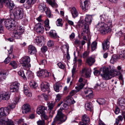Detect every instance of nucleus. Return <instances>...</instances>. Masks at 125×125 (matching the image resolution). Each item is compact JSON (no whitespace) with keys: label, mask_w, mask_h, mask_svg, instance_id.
<instances>
[{"label":"nucleus","mask_w":125,"mask_h":125,"mask_svg":"<svg viewBox=\"0 0 125 125\" xmlns=\"http://www.w3.org/2000/svg\"><path fill=\"white\" fill-rule=\"evenodd\" d=\"M100 17L101 21L96 25V27L99 29L103 35L105 34V32H110L112 27L111 21L107 17H105L104 15H101Z\"/></svg>","instance_id":"obj_1"},{"label":"nucleus","mask_w":125,"mask_h":125,"mask_svg":"<svg viewBox=\"0 0 125 125\" xmlns=\"http://www.w3.org/2000/svg\"><path fill=\"white\" fill-rule=\"evenodd\" d=\"M10 16L12 19H21L23 16V10L22 8H14L13 10H11L10 11Z\"/></svg>","instance_id":"obj_3"},{"label":"nucleus","mask_w":125,"mask_h":125,"mask_svg":"<svg viewBox=\"0 0 125 125\" xmlns=\"http://www.w3.org/2000/svg\"><path fill=\"white\" fill-rule=\"evenodd\" d=\"M47 105L49 109L50 110H51L53 108L55 104L54 103L51 102V103L50 102H49L48 103Z\"/></svg>","instance_id":"obj_43"},{"label":"nucleus","mask_w":125,"mask_h":125,"mask_svg":"<svg viewBox=\"0 0 125 125\" xmlns=\"http://www.w3.org/2000/svg\"><path fill=\"white\" fill-rule=\"evenodd\" d=\"M54 89L56 92H58L59 90L61 89L62 88V86L61 84L59 83H57L54 85Z\"/></svg>","instance_id":"obj_23"},{"label":"nucleus","mask_w":125,"mask_h":125,"mask_svg":"<svg viewBox=\"0 0 125 125\" xmlns=\"http://www.w3.org/2000/svg\"><path fill=\"white\" fill-rule=\"evenodd\" d=\"M49 83L46 84L42 83L41 84V90L43 92H45L49 89Z\"/></svg>","instance_id":"obj_16"},{"label":"nucleus","mask_w":125,"mask_h":125,"mask_svg":"<svg viewBox=\"0 0 125 125\" xmlns=\"http://www.w3.org/2000/svg\"><path fill=\"white\" fill-rule=\"evenodd\" d=\"M9 113L5 111V107L2 108L0 109V117H2L8 115Z\"/></svg>","instance_id":"obj_20"},{"label":"nucleus","mask_w":125,"mask_h":125,"mask_svg":"<svg viewBox=\"0 0 125 125\" xmlns=\"http://www.w3.org/2000/svg\"><path fill=\"white\" fill-rule=\"evenodd\" d=\"M43 72L45 73H43V74H44V75H43V77H48L50 75V73L48 72L46 70H43Z\"/></svg>","instance_id":"obj_47"},{"label":"nucleus","mask_w":125,"mask_h":125,"mask_svg":"<svg viewBox=\"0 0 125 125\" xmlns=\"http://www.w3.org/2000/svg\"><path fill=\"white\" fill-rule=\"evenodd\" d=\"M30 85L31 87L34 89L36 88L38 86V85L36 82L33 80L31 81Z\"/></svg>","instance_id":"obj_29"},{"label":"nucleus","mask_w":125,"mask_h":125,"mask_svg":"<svg viewBox=\"0 0 125 125\" xmlns=\"http://www.w3.org/2000/svg\"><path fill=\"white\" fill-rule=\"evenodd\" d=\"M10 57L9 56L8 57L5 59L4 61L5 63L7 64L9 62L10 60Z\"/></svg>","instance_id":"obj_57"},{"label":"nucleus","mask_w":125,"mask_h":125,"mask_svg":"<svg viewBox=\"0 0 125 125\" xmlns=\"http://www.w3.org/2000/svg\"><path fill=\"white\" fill-rule=\"evenodd\" d=\"M36 0H27L26 3L29 6H30L31 4H33Z\"/></svg>","instance_id":"obj_46"},{"label":"nucleus","mask_w":125,"mask_h":125,"mask_svg":"<svg viewBox=\"0 0 125 125\" xmlns=\"http://www.w3.org/2000/svg\"><path fill=\"white\" fill-rule=\"evenodd\" d=\"M80 28L82 27V28L83 30L82 32L81 33V35L82 36H83L85 35L86 34H87V35H89L90 34L89 29V28H88V29H85L83 26H79Z\"/></svg>","instance_id":"obj_22"},{"label":"nucleus","mask_w":125,"mask_h":125,"mask_svg":"<svg viewBox=\"0 0 125 125\" xmlns=\"http://www.w3.org/2000/svg\"><path fill=\"white\" fill-rule=\"evenodd\" d=\"M91 93H93V92L91 89L86 88L85 89L84 93L85 94H91Z\"/></svg>","instance_id":"obj_42"},{"label":"nucleus","mask_w":125,"mask_h":125,"mask_svg":"<svg viewBox=\"0 0 125 125\" xmlns=\"http://www.w3.org/2000/svg\"><path fill=\"white\" fill-rule=\"evenodd\" d=\"M46 63V60L45 59H43L41 61L40 63L39 64L40 65H44Z\"/></svg>","instance_id":"obj_64"},{"label":"nucleus","mask_w":125,"mask_h":125,"mask_svg":"<svg viewBox=\"0 0 125 125\" xmlns=\"http://www.w3.org/2000/svg\"><path fill=\"white\" fill-rule=\"evenodd\" d=\"M70 11L73 18H75L78 16V13L75 7L72 8L70 10Z\"/></svg>","instance_id":"obj_18"},{"label":"nucleus","mask_w":125,"mask_h":125,"mask_svg":"<svg viewBox=\"0 0 125 125\" xmlns=\"http://www.w3.org/2000/svg\"><path fill=\"white\" fill-rule=\"evenodd\" d=\"M54 43L52 41L49 40L47 43L48 46L49 47H52L53 46Z\"/></svg>","instance_id":"obj_50"},{"label":"nucleus","mask_w":125,"mask_h":125,"mask_svg":"<svg viewBox=\"0 0 125 125\" xmlns=\"http://www.w3.org/2000/svg\"><path fill=\"white\" fill-rule=\"evenodd\" d=\"M84 85V84L81 83L79 84L77 86L75 87V88L76 90L78 92L80 90L83 88Z\"/></svg>","instance_id":"obj_36"},{"label":"nucleus","mask_w":125,"mask_h":125,"mask_svg":"<svg viewBox=\"0 0 125 125\" xmlns=\"http://www.w3.org/2000/svg\"><path fill=\"white\" fill-rule=\"evenodd\" d=\"M68 102L70 104H74L75 102L74 101V100L73 98H71L67 102Z\"/></svg>","instance_id":"obj_60"},{"label":"nucleus","mask_w":125,"mask_h":125,"mask_svg":"<svg viewBox=\"0 0 125 125\" xmlns=\"http://www.w3.org/2000/svg\"><path fill=\"white\" fill-rule=\"evenodd\" d=\"M28 51L29 53L31 55L35 54L37 52L35 47L32 45H30L29 46Z\"/></svg>","instance_id":"obj_15"},{"label":"nucleus","mask_w":125,"mask_h":125,"mask_svg":"<svg viewBox=\"0 0 125 125\" xmlns=\"http://www.w3.org/2000/svg\"><path fill=\"white\" fill-rule=\"evenodd\" d=\"M41 50L43 52H45L47 50V47L46 46H44L41 48Z\"/></svg>","instance_id":"obj_63"},{"label":"nucleus","mask_w":125,"mask_h":125,"mask_svg":"<svg viewBox=\"0 0 125 125\" xmlns=\"http://www.w3.org/2000/svg\"><path fill=\"white\" fill-rule=\"evenodd\" d=\"M86 109L87 110L92 111L93 109V107H92L91 103H89L87 102L85 104Z\"/></svg>","instance_id":"obj_26"},{"label":"nucleus","mask_w":125,"mask_h":125,"mask_svg":"<svg viewBox=\"0 0 125 125\" xmlns=\"http://www.w3.org/2000/svg\"><path fill=\"white\" fill-rule=\"evenodd\" d=\"M37 123L38 125H44L45 124V121L44 120H39Z\"/></svg>","instance_id":"obj_51"},{"label":"nucleus","mask_w":125,"mask_h":125,"mask_svg":"<svg viewBox=\"0 0 125 125\" xmlns=\"http://www.w3.org/2000/svg\"><path fill=\"white\" fill-rule=\"evenodd\" d=\"M96 101L100 105H103L105 103V100L102 99H98L96 100Z\"/></svg>","instance_id":"obj_35"},{"label":"nucleus","mask_w":125,"mask_h":125,"mask_svg":"<svg viewBox=\"0 0 125 125\" xmlns=\"http://www.w3.org/2000/svg\"><path fill=\"white\" fill-rule=\"evenodd\" d=\"M118 59L119 58L117 56H113L111 59L110 62L112 63H113L114 62H116Z\"/></svg>","instance_id":"obj_39"},{"label":"nucleus","mask_w":125,"mask_h":125,"mask_svg":"<svg viewBox=\"0 0 125 125\" xmlns=\"http://www.w3.org/2000/svg\"><path fill=\"white\" fill-rule=\"evenodd\" d=\"M68 107V105L64 103L62 105L61 107L58 110L57 115L51 125H55L56 123L61 124L66 121L67 117L62 113V111L63 110L66 109Z\"/></svg>","instance_id":"obj_2"},{"label":"nucleus","mask_w":125,"mask_h":125,"mask_svg":"<svg viewBox=\"0 0 125 125\" xmlns=\"http://www.w3.org/2000/svg\"><path fill=\"white\" fill-rule=\"evenodd\" d=\"M95 61V59L94 57H90L87 59L86 62L88 65L91 66L94 63Z\"/></svg>","instance_id":"obj_19"},{"label":"nucleus","mask_w":125,"mask_h":125,"mask_svg":"<svg viewBox=\"0 0 125 125\" xmlns=\"http://www.w3.org/2000/svg\"><path fill=\"white\" fill-rule=\"evenodd\" d=\"M122 32L121 31H119L116 33V35L118 37H120L122 36Z\"/></svg>","instance_id":"obj_59"},{"label":"nucleus","mask_w":125,"mask_h":125,"mask_svg":"<svg viewBox=\"0 0 125 125\" xmlns=\"http://www.w3.org/2000/svg\"><path fill=\"white\" fill-rule=\"evenodd\" d=\"M125 56V50H124L120 52L118 57L119 59H120L122 60L124 59Z\"/></svg>","instance_id":"obj_32"},{"label":"nucleus","mask_w":125,"mask_h":125,"mask_svg":"<svg viewBox=\"0 0 125 125\" xmlns=\"http://www.w3.org/2000/svg\"><path fill=\"white\" fill-rule=\"evenodd\" d=\"M89 51H85L83 54V57L84 58H86L89 56Z\"/></svg>","instance_id":"obj_52"},{"label":"nucleus","mask_w":125,"mask_h":125,"mask_svg":"<svg viewBox=\"0 0 125 125\" xmlns=\"http://www.w3.org/2000/svg\"><path fill=\"white\" fill-rule=\"evenodd\" d=\"M81 6L83 10H85L88 9V0H81Z\"/></svg>","instance_id":"obj_9"},{"label":"nucleus","mask_w":125,"mask_h":125,"mask_svg":"<svg viewBox=\"0 0 125 125\" xmlns=\"http://www.w3.org/2000/svg\"><path fill=\"white\" fill-rule=\"evenodd\" d=\"M56 24L58 26H62V20L61 19H58L56 22Z\"/></svg>","instance_id":"obj_44"},{"label":"nucleus","mask_w":125,"mask_h":125,"mask_svg":"<svg viewBox=\"0 0 125 125\" xmlns=\"http://www.w3.org/2000/svg\"><path fill=\"white\" fill-rule=\"evenodd\" d=\"M82 120L83 121L85 122L86 123H89L90 121L89 118L86 115H84L83 116Z\"/></svg>","instance_id":"obj_30"},{"label":"nucleus","mask_w":125,"mask_h":125,"mask_svg":"<svg viewBox=\"0 0 125 125\" xmlns=\"http://www.w3.org/2000/svg\"><path fill=\"white\" fill-rule=\"evenodd\" d=\"M38 8L39 10L42 12H43L45 10L46 8V5L43 3H40L39 5Z\"/></svg>","instance_id":"obj_28"},{"label":"nucleus","mask_w":125,"mask_h":125,"mask_svg":"<svg viewBox=\"0 0 125 125\" xmlns=\"http://www.w3.org/2000/svg\"><path fill=\"white\" fill-rule=\"evenodd\" d=\"M15 107L14 105L10 104L7 107H5V111L9 113L11 109H13Z\"/></svg>","instance_id":"obj_34"},{"label":"nucleus","mask_w":125,"mask_h":125,"mask_svg":"<svg viewBox=\"0 0 125 125\" xmlns=\"http://www.w3.org/2000/svg\"><path fill=\"white\" fill-rule=\"evenodd\" d=\"M110 42L109 40L107 39L104 41L102 43V46L103 50L105 51L108 50L109 47Z\"/></svg>","instance_id":"obj_12"},{"label":"nucleus","mask_w":125,"mask_h":125,"mask_svg":"<svg viewBox=\"0 0 125 125\" xmlns=\"http://www.w3.org/2000/svg\"><path fill=\"white\" fill-rule=\"evenodd\" d=\"M46 108L44 106H41L37 108L36 112L39 115H42L45 113Z\"/></svg>","instance_id":"obj_17"},{"label":"nucleus","mask_w":125,"mask_h":125,"mask_svg":"<svg viewBox=\"0 0 125 125\" xmlns=\"http://www.w3.org/2000/svg\"><path fill=\"white\" fill-rule=\"evenodd\" d=\"M6 122L7 125H14L13 122L10 120H8Z\"/></svg>","instance_id":"obj_62"},{"label":"nucleus","mask_w":125,"mask_h":125,"mask_svg":"<svg viewBox=\"0 0 125 125\" xmlns=\"http://www.w3.org/2000/svg\"><path fill=\"white\" fill-rule=\"evenodd\" d=\"M119 78L121 84L123 85L124 84V81L122 75H120L119 76Z\"/></svg>","instance_id":"obj_61"},{"label":"nucleus","mask_w":125,"mask_h":125,"mask_svg":"<svg viewBox=\"0 0 125 125\" xmlns=\"http://www.w3.org/2000/svg\"><path fill=\"white\" fill-rule=\"evenodd\" d=\"M30 60V58L28 56H25L23 57L21 59L22 62L21 63V64L22 66L25 68L27 67L29 68L30 67L31 65L30 63H29Z\"/></svg>","instance_id":"obj_7"},{"label":"nucleus","mask_w":125,"mask_h":125,"mask_svg":"<svg viewBox=\"0 0 125 125\" xmlns=\"http://www.w3.org/2000/svg\"><path fill=\"white\" fill-rule=\"evenodd\" d=\"M2 99L3 100H8L10 97V95L8 92H6L3 94L1 95Z\"/></svg>","instance_id":"obj_27"},{"label":"nucleus","mask_w":125,"mask_h":125,"mask_svg":"<svg viewBox=\"0 0 125 125\" xmlns=\"http://www.w3.org/2000/svg\"><path fill=\"white\" fill-rule=\"evenodd\" d=\"M62 96V94H58L56 96V97L55 99L56 102H58L61 99V97Z\"/></svg>","instance_id":"obj_48"},{"label":"nucleus","mask_w":125,"mask_h":125,"mask_svg":"<svg viewBox=\"0 0 125 125\" xmlns=\"http://www.w3.org/2000/svg\"><path fill=\"white\" fill-rule=\"evenodd\" d=\"M78 92L76 90H73L70 93V95L72 97V96L75 94L76 93Z\"/></svg>","instance_id":"obj_55"},{"label":"nucleus","mask_w":125,"mask_h":125,"mask_svg":"<svg viewBox=\"0 0 125 125\" xmlns=\"http://www.w3.org/2000/svg\"><path fill=\"white\" fill-rule=\"evenodd\" d=\"M19 88H17L11 85L10 88V91L11 92H17Z\"/></svg>","instance_id":"obj_45"},{"label":"nucleus","mask_w":125,"mask_h":125,"mask_svg":"<svg viewBox=\"0 0 125 125\" xmlns=\"http://www.w3.org/2000/svg\"><path fill=\"white\" fill-rule=\"evenodd\" d=\"M110 72H109L108 69H105V70H104V73L103 74H101L103 79L108 80L110 79L112 77H114L115 75L114 73L116 72V70L115 69V68L113 66L110 67Z\"/></svg>","instance_id":"obj_4"},{"label":"nucleus","mask_w":125,"mask_h":125,"mask_svg":"<svg viewBox=\"0 0 125 125\" xmlns=\"http://www.w3.org/2000/svg\"><path fill=\"white\" fill-rule=\"evenodd\" d=\"M123 118L122 116L121 115L119 116L116 119L115 123L117 124H118L119 121H122L123 120Z\"/></svg>","instance_id":"obj_38"},{"label":"nucleus","mask_w":125,"mask_h":125,"mask_svg":"<svg viewBox=\"0 0 125 125\" xmlns=\"http://www.w3.org/2000/svg\"><path fill=\"white\" fill-rule=\"evenodd\" d=\"M22 112H24L25 113L29 112L30 110V106L28 104L24 105L22 108Z\"/></svg>","instance_id":"obj_21"},{"label":"nucleus","mask_w":125,"mask_h":125,"mask_svg":"<svg viewBox=\"0 0 125 125\" xmlns=\"http://www.w3.org/2000/svg\"><path fill=\"white\" fill-rule=\"evenodd\" d=\"M33 75V74L31 71H27L26 75L28 78L31 79Z\"/></svg>","instance_id":"obj_37"},{"label":"nucleus","mask_w":125,"mask_h":125,"mask_svg":"<svg viewBox=\"0 0 125 125\" xmlns=\"http://www.w3.org/2000/svg\"><path fill=\"white\" fill-rule=\"evenodd\" d=\"M24 28L22 25L17 26L13 31V34L15 38L17 39L20 38L21 35L24 31Z\"/></svg>","instance_id":"obj_5"},{"label":"nucleus","mask_w":125,"mask_h":125,"mask_svg":"<svg viewBox=\"0 0 125 125\" xmlns=\"http://www.w3.org/2000/svg\"><path fill=\"white\" fill-rule=\"evenodd\" d=\"M12 86H13L17 88H19V86L20 84L17 82H14L11 84Z\"/></svg>","instance_id":"obj_53"},{"label":"nucleus","mask_w":125,"mask_h":125,"mask_svg":"<svg viewBox=\"0 0 125 125\" xmlns=\"http://www.w3.org/2000/svg\"><path fill=\"white\" fill-rule=\"evenodd\" d=\"M57 65L59 67L60 69H63L65 68L64 65L61 62L58 63Z\"/></svg>","instance_id":"obj_49"},{"label":"nucleus","mask_w":125,"mask_h":125,"mask_svg":"<svg viewBox=\"0 0 125 125\" xmlns=\"http://www.w3.org/2000/svg\"><path fill=\"white\" fill-rule=\"evenodd\" d=\"M4 23L6 28L10 30H12L14 29V28L15 26L14 23L11 20L7 19L6 20Z\"/></svg>","instance_id":"obj_8"},{"label":"nucleus","mask_w":125,"mask_h":125,"mask_svg":"<svg viewBox=\"0 0 125 125\" xmlns=\"http://www.w3.org/2000/svg\"><path fill=\"white\" fill-rule=\"evenodd\" d=\"M44 38L42 36H39L36 37L34 40V42L37 45L39 44L44 40Z\"/></svg>","instance_id":"obj_14"},{"label":"nucleus","mask_w":125,"mask_h":125,"mask_svg":"<svg viewBox=\"0 0 125 125\" xmlns=\"http://www.w3.org/2000/svg\"><path fill=\"white\" fill-rule=\"evenodd\" d=\"M97 45V43L95 42H93L91 45V49L93 51L94 50L96 49Z\"/></svg>","instance_id":"obj_40"},{"label":"nucleus","mask_w":125,"mask_h":125,"mask_svg":"<svg viewBox=\"0 0 125 125\" xmlns=\"http://www.w3.org/2000/svg\"><path fill=\"white\" fill-rule=\"evenodd\" d=\"M87 99H91L94 97V95L93 93H91V94H89L88 95L86 96Z\"/></svg>","instance_id":"obj_54"},{"label":"nucleus","mask_w":125,"mask_h":125,"mask_svg":"<svg viewBox=\"0 0 125 125\" xmlns=\"http://www.w3.org/2000/svg\"><path fill=\"white\" fill-rule=\"evenodd\" d=\"M9 64L11 65L14 69H16L18 66V63L15 61H11L9 63Z\"/></svg>","instance_id":"obj_33"},{"label":"nucleus","mask_w":125,"mask_h":125,"mask_svg":"<svg viewBox=\"0 0 125 125\" xmlns=\"http://www.w3.org/2000/svg\"><path fill=\"white\" fill-rule=\"evenodd\" d=\"M92 19V16L89 15H87L85 18V22L83 20H80L78 23V26H83L84 28L88 29L89 28V26L91 24Z\"/></svg>","instance_id":"obj_6"},{"label":"nucleus","mask_w":125,"mask_h":125,"mask_svg":"<svg viewBox=\"0 0 125 125\" xmlns=\"http://www.w3.org/2000/svg\"><path fill=\"white\" fill-rule=\"evenodd\" d=\"M8 74V72L4 70H0V80L5 79Z\"/></svg>","instance_id":"obj_13"},{"label":"nucleus","mask_w":125,"mask_h":125,"mask_svg":"<svg viewBox=\"0 0 125 125\" xmlns=\"http://www.w3.org/2000/svg\"><path fill=\"white\" fill-rule=\"evenodd\" d=\"M13 51V48L12 47H11L10 48V50L8 51V52H9V56L10 57H12V58H14V56L13 54H11V53Z\"/></svg>","instance_id":"obj_58"},{"label":"nucleus","mask_w":125,"mask_h":125,"mask_svg":"<svg viewBox=\"0 0 125 125\" xmlns=\"http://www.w3.org/2000/svg\"><path fill=\"white\" fill-rule=\"evenodd\" d=\"M5 5L10 9L9 12L10 14V10H13V9L15 6V5L12 1L8 0L5 1Z\"/></svg>","instance_id":"obj_11"},{"label":"nucleus","mask_w":125,"mask_h":125,"mask_svg":"<svg viewBox=\"0 0 125 125\" xmlns=\"http://www.w3.org/2000/svg\"><path fill=\"white\" fill-rule=\"evenodd\" d=\"M50 35L52 38H56L58 36L55 31L53 30L51 31L50 33Z\"/></svg>","instance_id":"obj_31"},{"label":"nucleus","mask_w":125,"mask_h":125,"mask_svg":"<svg viewBox=\"0 0 125 125\" xmlns=\"http://www.w3.org/2000/svg\"><path fill=\"white\" fill-rule=\"evenodd\" d=\"M34 29L37 33H42L44 30L43 27L40 23H38L34 27Z\"/></svg>","instance_id":"obj_10"},{"label":"nucleus","mask_w":125,"mask_h":125,"mask_svg":"<svg viewBox=\"0 0 125 125\" xmlns=\"http://www.w3.org/2000/svg\"><path fill=\"white\" fill-rule=\"evenodd\" d=\"M44 27L46 31H49L50 28L49 25V20L48 19L44 21Z\"/></svg>","instance_id":"obj_25"},{"label":"nucleus","mask_w":125,"mask_h":125,"mask_svg":"<svg viewBox=\"0 0 125 125\" xmlns=\"http://www.w3.org/2000/svg\"><path fill=\"white\" fill-rule=\"evenodd\" d=\"M24 93L25 94L29 97H31L32 96L31 93L28 92V90L24 91Z\"/></svg>","instance_id":"obj_56"},{"label":"nucleus","mask_w":125,"mask_h":125,"mask_svg":"<svg viewBox=\"0 0 125 125\" xmlns=\"http://www.w3.org/2000/svg\"><path fill=\"white\" fill-rule=\"evenodd\" d=\"M55 0H53V2H52L51 0H46L47 3L51 5L52 7H57L58 5L55 1Z\"/></svg>","instance_id":"obj_24"},{"label":"nucleus","mask_w":125,"mask_h":125,"mask_svg":"<svg viewBox=\"0 0 125 125\" xmlns=\"http://www.w3.org/2000/svg\"><path fill=\"white\" fill-rule=\"evenodd\" d=\"M18 74L21 76L24 79H26V77L22 71H20L18 72Z\"/></svg>","instance_id":"obj_41"}]
</instances>
